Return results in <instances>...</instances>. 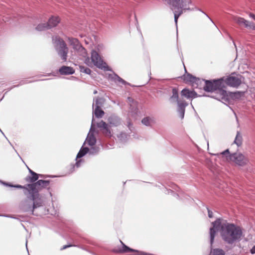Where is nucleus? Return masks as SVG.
Masks as SVG:
<instances>
[{
  "label": "nucleus",
  "instance_id": "nucleus-9",
  "mask_svg": "<svg viewBox=\"0 0 255 255\" xmlns=\"http://www.w3.org/2000/svg\"><path fill=\"white\" fill-rule=\"evenodd\" d=\"M242 76L241 75H231L226 79V83L232 87H237L242 82Z\"/></svg>",
  "mask_w": 255,
  "mask_h": 255
},
{
  "label": "nucleus",
  "instance_id": "nucleus-8",
  "mask_svg": "<svg viewBox=\"0 0 255 255\" xmlns=\"http://www.w3.org/2000/svg\"><path fill=\"white\" fill-rule=\"evenodd\" d=\"M223 81L222 80H216L212 81L206 80L204 89L207 92H214L220 87H222Z\"/></svg>",
  "mask_w": 255,
  "mask_h": 255
},
{
  "label": "nucleus",
  "instance_id": "nucleus-17",
  "mask_svg": "<svg viewBox=\"0 0 255 255\" xmlns=\"http://www.w3.org/2000/svg\"><path fill=\"white\" fill-rule=\"evenodd\" d=\"M104 104V100L102 98H97L94 100L93 103V109L95 108H101Z\"/></svg>",
  "mask_w": 255,
  "mask_h": 255
},
{
  "label": "nucleus",
  "instance_id": "nucleus-31",
  "mask_svg": "<svg viewBox=\"0 0 255 255\" xmlns=\"http://www.w3.org/2000/svg\"><path fill=\"white\" fill-rule=\"evenodd\" d=\"M90 154H95L98 152L97 149L95 147H92L90 150L89 149V151Z\"/></svg>",
  "mask_w": 255,
  "mask_h": 255
},
{
  "label": "nucleus",
  "instance_id": "nucleus-36",
  "mask_svg": "<svg viewBox=\"0 0 255 255\" xmlns=\"http://www.w3.org/2000/svg\"><path fill=\"white\" fill-rule=\"evenodd\" d=\"M251 253L252 254H255V247H254L251 250Z\"/></svg>",
  "mask_w": 255,
  "mask_h": 255
},
{
  "label": "nucleus",
  "instance_id": "nucleus-5",
  "mask_svg": "<svg viewBox=\"0 0 255 255\" xmlns=\"http://www.w3.org/2000/svg\"><path fill=\"white\" fill-rule=\"evenodd\" d=\"M109 125L101 121L97 124V127L101 129L103 133L107 136H111L110 128L113 126H117L120 124V120L117 118H110L109 120Z\"/></svg>",
  "mask_w": 255,
  "mask_h": 255
},
{
  "label": "nucleus",
  "instance_id": "nucleus-22",
  "mask_svg": "<svg viewBox=\"0 0 255 255\" xmlns=\"http://www.w3.org/2000/svg\"><path fill=\"white\" fill-rule=\"evenodd\" d=\"M38 178V175L37 173H34L31 175V176H27L26 178V181L28 182L33 183L36 181Z\"/></svg>",
  "mask_w": 255,
  "mask_h": 255
},
{
  "label": "nucleus",
  "instance_id": "nucleus-14",
  "mask_svg": "<svg viewBox=\"0 0 255 255\" xmlns=\"http://www.w3.org/2000/svg\"><path fill=\"white\" fill-rule=\"evenodd\" d=\"M217 91V95L215 96V98L218 100H224L227 97V92L222 89V87L218 89Z\"/></svg>",
  "mask_w": 255,
  "mask_h": 255
},
{
  "label": "nucleus",
  "instance_id": "nucleus-28",
  "mask_svg": "<svg viewBox=\"0 0 255 255\" xmlns=\"http://www.w3.org/2000/svg\"><path fill=\"white\" fill-rule=\"evenodd\" d=\"M177 104H178V109H182V110H185V107L188 105V104L185 102V101H178L177 102Z\"/></svg>",
  "mask_w": 255,
  "mask_h": 255
},
{
  "label": "nucleus",
  "instance_id": "nucleus-41",
  "mask_svg": "<svg viewBox=\"0 0 255 255\" xmlns=\"http://www.w3.org/2000/svg\"><path fill=\"white\" fill-rule=\"evenodd\" d=\"M173 8H174V9H175V8H174V7H173V8H172V9H173ZM176 9H177V10H176V11H178V9H177V8H176Z\"/></svg>",
  "mask_w": 255,
  "mask_h": 255
},
{
  "label": "nucleus",
  "instance_id": "nucleus-13",
  "mask_svg": "<svg viewBox=\"0 0 255 255\" xmlns=\"http://www.w3.org/2000/svg\"><path fill=\"white\" fill-rule=\"evenodd\" d=\"M181 96L187 99L194 98L197 96V93L194 91H190L187 89H184L181 93Z\"/></svg>",
  "mask_w": 255,
  "mask_h": 255
},
{
  "label": "nucleus",
  "instance_id": "nucleus-12",
  "mask_svg": "<svg viewBox=\"0 0 255 255\" xmlns=\"http://www.w3.org/2000/svg\"><path fill=\"white\" fill-rule=\"evenodd\" d=\"M233 20L234 22L237 23L240 26L244 25L246 27H248L250 25H248L249 21L246 20L244 18L239 17L237 16H234L233 17Z\"/></svg>",
  "mask_w": 255,
  "mask_h": 255
},
{
  "label": "nucleus",
  "instance_id": "nucleus-33",
  "mask_svg": "<svg viewBox=\"0 0 255 255\" xmlns=\"http://www.w3.org/2000/svg\"><path fill=\"white\" fill-rule=\"evenodd\" d=\"M208 216L210 218L213 217V212L209 210H208Z\"/></svg>",
  "mask_w": 255,
  "mask_h": 255
},
{
  "label": "nucleus",
  "instance_id": "nucleus-15",
  "mask_svg": "<svg viewBox=\"0 0 255 255\" xmlns=\"http://www.w3.org/2000/svg\"><path fill=\"white\" fill-rule=\"evenodd\" d=\"M59 72L61 74L63 75H68V74H72L74 73V70L73 69L70 67L68 66H62L60 69H59Z\"/></svg>",
  "mask_w": 255,
  "mask_h": 255
},
{
  "label": "nucleus",
  "instance_id": "nucleus-24",
  "mask_svg": "<svg viewBox=\"0 0 255 255\" xmlns=\"http://www.w3.org/2000/svg\"><path fill=\"white\" fill-rule=\"evenodd\" d=\"M89 151V148L83 147L81 149L77 155V158H81L85 155Z\"/></svg>",
  "mask_w": 255,
  "mask_h": 255
},
{
  "label": "nucleus",
  "instance_id": "nucleus-11",
  "mask_svg": "<svg viewBox=\"0 0 255 255\" xmlns=\"http://www.w3.org/2000/svg\"><path fill=\"white\" fill-rule=\"evenodd\" d=\"M60 19L58 16H52L48 20L47 23L48 26V28H51L55 27L60 22Z\"/></svg>",
  "mask_w": 255,
  "mask_h": 255
},
{
  "label": "nucleus",
  "instance_id": "nucleus-23",
  "mask_svg": "<svg viewBox=\"0 0 255 255\" xmlns=\"http://www.w3.org/2000/svg\"><path fill=\"white\" fill-rule=\"evenodd\" d=\"M36 30L39 31L46 30L48 28L47 23H40L35 28Z\"/></svg>",
  "mask_w": 255,
  "mask_h": 255
},
{
  "label": "nucleus",
  "instance_id": "nucleus-27",
  "mask_svg": "<svg viewBox=\"0 0 255 255\" xmlns=\"http://www.w3.org/2000/svg\"><path fill=\"white\" fill-rule=\"evenodd\" d=\"M121 243L123 245V249L121 251L122 252L124 253H128L130 252H136V251H134L133 249H130L129 247L126 246L125 244H123V243L121 241Z\"/></svg>",
  "mask_w": 255,
  "mask_h": 255
},
{
  "label": "nucleus",
  "instance_id": "nucleus-39",
  "mask_svg": "<svg viewBox=\"0 0 255 255\" xmlns=\"http://www.w3.org/2000/svg\"><path fill=\"white\" fill-rule=\"evenodd\" d=\"M28 170H29V172L31 174V175L34 174V173H35V172H34V171L31 170L30 169L28 168Z\"/></svg>",
  "mask_w": 255,
  "mask_h": 255
},
{
  "label": "nucleus",
  "instance_id": "nucleus-34",
  "mask_svg": "<svg viewBox=\"0 0 255 255\" xmlns=\"http://www.w3.org/2000/svg\"><path fill=\"white\" fill-rule=\"evenodd\" d=\"M132 104H133V105L134 106H135V109L133 110V112H136L137 111V107H136L137 103L136 102H133Z\"/></svg>",
  "mask_w": 255,
  "mask_h": 255
},
{
  "label": "nucleus",
  "instance_id": "nucleus-10",
  "mask_svg": "<svg viewBox=\"0 0 255 255\" xmlns=\"http://www.w3.org/2000/svg\"><path fill=\"white\" fill-rule=\"evenodd\" d=\"M93 120L94 119H93L90 133L88 134L87 137L86 138V142L90 146H93L94 145H95L96 142V138L92 133L93 132Z\"/></svg>",
  "mask_w": 255,
  "mask_h": 255
},
{
  "label": "nucleus",
  "instance_id": "nucleus-32",
  "mask_svg": "<svg viewBox=\"0 0 255 255\" xmlns=\"http://www.w3.org/2000/svg\"><path fill=\"white\" fill-rule=\"evenodd\" d=\"M248 25H250L249 26V27L248 28L255 30V24H254L253 22H249Z\"/></svg>",
  "mask_w": 255,
  "mask_h": 255
},
{
  "label": "nucleus",
  "instance_id": "nucleus-40",
  "mask_svg": "<svg viewBox=\"0 0 255 255\" xmlns=\"http://www.w3.org/2000/svg\"><path fill=\"white\" fill-rule=\"evenodd\" d=\"M97 91H95L94 92V94H97Z\"/></svg>",
  "mask_w": 255,
  "mask_h": 255
},
{
  "label": "nucleus",
  "instance_id": "nucleus-7",
  "mask_svg": "<svg viewBox=\"0 0 255 255\" xmlns=\"http://www.w3.org/2000/svg\"><path fill=\"white\" fill-rule=\"evenodd\" d=\"M68 41L75 51L84 57L87 56L86 50L81 45L77 39L68 37Z\"/></svg>",
  "mask_w": 255,
  "mask_h": 255
},
{
  "label": "nucleus",
  "instance_id": "nucleus-35",
  "mask_svg": "<svg viewBox=\"0 0 255 255\" xmlns=\"http://www.w3.org/2000/svg\"><path fill=\"white\" fill-rule=\"evenodd\" d=\"M249 16L250 17L252 18L253 19H254L255 20V14L251 13H250Z\"/></svg>",
  "mask_w": 255,
  "mask_h": 255
},
{
  "label": "nucleus",
  "instance_id": "nucleus-16",
  "mask_svg": "<svg viewBox=\"0 0 255 255\" xmlns=\"http://www.w3.org/2000/svg\"><path fill=\"white\" fill-rule=\"evenodd\" d=\"M109 78L116 83H121L126 85L127 82L117 75L114 74L109 75Z\"/></svg>",
  "mask_w": 255,
  "mask_h": 255
},
{
  "label": "nucleus",
  "instance_id": "nucleus-20",
  "mask_svg": "<svg viewBox=\"0 0 255 255\" xmlns=\"http://www.w3.org/2000/svg\"><path fill=\"white\" fill-rule=\"evenodd\" d=\"M243 142V138L241 133L238 131L234 140V143L237 144L238 146L242 145Z\"/></svg>",
  "mask_w": 255,
  "mask_h": 255
},
{
  "label": "nucleus",
  "instance_id": "nucleus-18",
  "mask_svg": "<svg viewBox=\"0 0 255 255\" xmlns=\"http://www.w3.org/2000/svg\"><path fill=\"white\" fill-rule=\"evenodd\" d=\"M184 80L187 82L195 83L199 80L190 74L184 76Z\"/></svg>",
  "mask_w": 255,
  "mask_h": 255
},
{
  "label": "nucleus",
  "instance_id": "nucleus-30",
  "mask_svg": "<svg viewBox=\"0 0 255 255\" xmlns=\"http://www.w3.org/2000/svg\"><path fill=\"white\" fill-rule=\"evenodd\" d=\"M178 112L179 113L181 118L183 119L184 118V116L185 110L178 109Z\"/></svg>",
  "mask_w": 255,
  "mask_h": 255
},
{
  "label": "nucleus",
  "instance_id": "nucleus-3",
  "mask_svg": "<svg viewBox=\"0 0 255 255\" xmlns=\"http://www.w3.org/2000/svg\"><path fill=\"white\" fill-rule=\"evenodd\" d=\"M52 40L58 55L63 61H66L69 49L65 42L58 35L53 36Z\"/></svg>",
  "mask_w": 255,
  "mask_h": 255
},
{
  "label": "nucleus",
  "instance_id": "nucleus-1",
  "mask_svg": "<svg viewBox=\"0 0 255 255\" xmlns=\"http://www.w3.org/2000/svg\"><path fill=\"white\" fill-rule=\"evenodd\" d=\"M49 184V182L47 180H39L36 182L25 186H9L23 189L24 194L26 196L28 199L32 201V204L28 203L27 201H24L21 203V207L25 211H31L33 213L35 209L43 205L44 200L39 192L43 188L47 187Z\"/></svg>",
  "mask_w": 255,
  "mask_h": 255
},
{
  "label": "nucleus",
  "instance_id": "nucleus-19",
  "mask_svg": "<svg viewBox=\"0 0 255 255\" xmlns=\"http://www.w3.org/2000/svg\"><path fill=\"white\" fill-rule=\"evenodd\" d=\"M170 100L172 103L177 102L179 101L178 91L176 88H173L172 95L171 96Z\"/></svg>",
  "mask_w": 255,
  "mask_h": 255
},
{
  "label": "nucleus",
  "instance_id": "nucleus-26",
  "mask_svg": "<svg viewBox=\"0 0 255 255\" xmlns=\"http://www.w3.org/2000/svg\"><path fill=\"white\" fill-rule=\"evenodd\" d=\"M141 122L143 125L149 126L153 122V120L149 117H146L142 120Z\"/></svg>",
  "mask_w": 255,
  "mask_h": 255
},
{
  "label": "nucleus",
  "instance_id": "nucleus-4",
  "mask_svg": "<svg viewBox=\"0 0 255 255\" xmlns=\"http://www.w3.org/2000/svg\"><path fill=\"white\" fill-rule=\"evenodd\" d=\"M91 59V60L87 57L85 60V63L88 66L92 67L94 65L100 69L109 70L106 63L103 62L101 56L95 50L92 51Z\"/></svg>",
  "mask_w": 255,
  "mask_h": 255
},
{
  "label": "nucleus",
  "instance_id": "nucleus-29",
  "mask_svg": "<svg viewBox=\"0 0 255 255\" xmlns=\"http://www.w3.org/2000/svg\"><path fill=\"white\" fill-rule=\"evenodd\" d=\"M80 71L86 74H90L91 72V70L88 68H85L83 66H79Z\"/></svg>",
  "mask_w": 255,
  "mask_h": 255
},
{
  "label": "nucleus",
  "instance_id": "nucleus-25",
  "mask_svg": "<svg viewBox=\"0 0 255 255\" xmlns=\"http://www.w3.org/2000/svg\"><path fill=\"white\" fill-rule=\"evenodd\" d=\"M210 255H225V253L222 250L214 249L211 251Z\"/></svg>",
  "mask_w": 255,
  "mask_h": 255
},
{
  "label": "nucleus",
  "instance_id": "nucleus-38",
  "mask_svg": "<svg viewBox=\"0 0 255 255\" xmlns=\"http://www.w3.org/2000/svg\"><path fill=\"white\" fill-rule=\"evenodd\" d=\"M227 153H229V151L228 149H226V150H225L224 151L222 152L221 154H223V155H225V154H226Z\"/></svg>",
  "mask_w": 255,
  "mask_h": 255
},
{
  "label": "nucleus",
  "instance_id": "nucleus-2",
  "mask_svg": "<svg viewBox=\"0 0 255 255\" xmlns=\"http://www.w3.org/2000/svg\"><path fill=\"white\" fill-rule=\"evenodd\" d=\"M213 227L210 230V243L214 242L216 230L220 228V234L223 240L228 244H232L239 240L242 237L241 229L233 224L228 223L226 221L218 219L212 223Z\"/></svg>",
  "mask_w": 255,
  "mask_h": 255
},
{
  "label": "nucleus",
  "instance_id": "nucleus-6",
  "mask_svg": "<svg viewBox=\"0 0 255 255\" xmlns=\"http://www.w3.org/2000/svg\"><path fill=\"white\" fill-rule=\"evenodd\" d=\"M229 159L237 165L244 166L249 162L248 158L241 152H235L230 154Z\"/></svg>",
  "mask_w": 255,
  "mask_h": 255
},
{
  "label": "nucleus",
  "instance_id": "nucleus-37",
  "mask_svg": "<svg viewBox=\"0 0 255 255\" xmlns=\"http://www.w3.org/2000/svg\"><path fill=\"white\" fill-rule=\"evenodd\" d=\"M72 245H65V246H64L63 247V248H62V250H64V249H67V248L68 247H71Z\"/></svg>",
  "mask_w": 255,
  "mask_h": 255
},
{
  "label": "nucleus",
  "instance_id": "nucleus-21",
  "mask_svg": "<svg viewBox=\"0 0 255 255\" xmlns=\"http://www.w3.org/2000/svg\"><path fill=\"white\" fill-rule=\"evenodd\" d=\"M93 109V113L95 116L98 118H102L104 115V112L101 109L99 108H95Z\"/></svg>",
  "mask_w": 255,
  "mask_h": 255
}]
</instances>
